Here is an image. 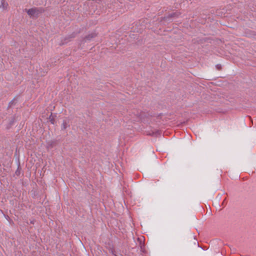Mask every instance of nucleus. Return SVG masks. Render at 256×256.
Wrapping results in <instances>:
<instances>
[{
  "mask_svg": "<svg viewBox=\"0 0 256 256\" xmlns=\"http://www.w3.org/2000/svg\"><path fill=\"white\" fill-rule=\"evenodd\" d=\"M30 17L38 18L40 14L44 12V8L42 7H34L30 9L26 8L24 10Z\"/></svg>",
  "mask_w": 256,
  "mask_h": 256,
  "instance_id": "f257e3e1",
  "label": "nucleus"
},
{
  "mask_svg": "<svg viewBox=\"0 0 256 256\" xmlns=\"http://www.w3.org/2000/svg\"><path fill=\"white\" fill-rule=\"evenodd\" d=\"M78 33H80V32H73L72 34L66 36L64 39L62 40L60 44V46H62L67 44L68 42H70L72 38H74L76 36V34Z\"/></svg>",
  "mask_w": 256,
  "mask_h": 256,
  "instance_id": "f03ea898",
  "label": "nucleus"
},
{
  "mask_svg": "<svg viewBox=\"0 0 256 256\" xmlns=\"http://www.w3.org/2000/svg\"><path fill=\"white\" fill-rule=\"evenodd\" d=\"M97 36V34L95 32H92L89 34H88V36H86L84 40H83V41L84 42H89L90 40H91L93 38H94L96 36Z\"/></svg>",
  "mask_w": 256,
  "mask_h": 256,
  "instance_id": "7ed1b4c3",
  "label": "nucleus"
},
{
  "mask_svg": "<svg viewBox=\"0 0 256 256\" xmlns=\"http://www.w3.org/2000/svg\"><path fill=\"white\" fill-rule=\"evenodd\" d=\"M18 97H16L14 98L10 103H9V104H8V108H14V107H16V104L18 103Z\"/></svg>",
  "mask_w": 256,
  "mask_h": 256,
  "instance_id": "20e7f679",
  "label": "nucleus"
},
{
  "mask_svg": "<svg viewBox=\"0 0 256 256\" xmlns=\"http://www.w3.org/2000/svg\"><path fill=\"white\" fill-rule=\"evenodd\" d=\"M8 6V3L6 0H2L0 5V8L5 10H6Z\"/></svg>",
  "mask_w": 256,
  "mask_h": 256,
  "instance_id": "39448f33",
  "label": "nucleus"
},
{
  "mask_svg": "<svg viewBox=\"0 0 256 256\" xmlns=\"http://www.w3.org/2000/svg\"><path fill=\"white\" fill-rule=\"evenodd\" d=\"M55 116H53L52 113H51V114L49 116V118H48L49 120L51 122V123L53 124H54V122H55L54 117Z\"/></svg>",
  "mask_w": 256,
  "mask_h": 256,
  "instance_id": "423d86ee",
  "label": "nucleus"
},
{
  "mask_svg": "<svg viewBox=\"0 0 256 256\" xmlns=\"http://www.w3.org/2000/svg\"><path fill=\"white\" fill-rule=\"evenodd\" d=\"M68 126V124L66 120H64L62 124V130H65Z\"/></svg>",
  "mask_w": 256,
  "mask_h": 256,
  "instance_id": "0eeeda50",
  "label": "nucleus"
},
{
  "mask_svg": "<svg viewBox=\"0 0 256 256\" xmlns=\"http://www.w3.org/2000/svg\"><path fill=\"white\" fill-rule=\"evenodd\" d=\"M216 68L219 70H221L222 68V66L220 64H216Z\"/></svg>",
  "mask_w": 256,
  "mask_h": 256,
  "instance_id": "6e6552de",
  "label": "nucleus"
},
{
  "mask_svg": "<svg viewBox=\"0 0 256 256\" xmlns=\"http://www.w3.org/2000/svg\"><path fill=\"white\" fill-rule=\"evenodd\" d=\"M54 106H50V107L49 108V110H50L51 111L54 110Z\"/></svg>",
  "mask_w": 256,
  "mask_h": 256,
  "instance_id": "1a4fd4ad",
  "label": "nucleus"
}]
</instances>
